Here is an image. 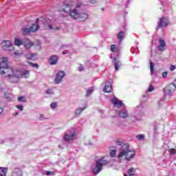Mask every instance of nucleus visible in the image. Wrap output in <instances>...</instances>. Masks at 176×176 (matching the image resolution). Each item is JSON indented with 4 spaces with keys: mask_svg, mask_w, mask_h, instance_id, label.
<instances>
[{
    "mask_svg": "<svg viewBox=\"0 0 176 176\" xmlns=\"http://www.w3.org/2000/svg\"><path fill=\"white\" fill-rule=\"evenodd\" d=\"M0 75L3 78H7L11 83H17L20 78H30V70L17 69L10 66L8 68L0 71Z\"/></svg>",
    "mask_w": 176,
    "mask_h": 176,
    "instance_id": "1",
    "label": "nucleus"
},
{
    "mask_svg": "<svg viewBox=\"0 0 176 176\" xmlns=\"http://www.w3.org/2000/svg\"><path fill=\"white\" fill-rule=\"evenodd\" d=\"M73 6H75V2L74 1L67 0L60 7V11L63 12V13H69L72 19H78L80 21H85L87 19V14L85 12L79 13L77 10H74L71 12Z\"/></svg>",
    "mask_w": 176,
    "mask_h": 176,
    "instance_id": "2",
    "label": "nucleus"
},
{
    "mask_svg": "<svg viewBox=\"0 0 176 176\" xmlns=\"http://www.w3.org/2000/svg\"><path fill=\"white\" fill-rule=\"evenodd\" d=\"M124 156L126 160H131V159H134V156H135V151L130 149V145L129 143L124 144L121 148L120 152L118 156V159L120 157H123Z\"/></svg>",
    "mask_w": 176,
    "mask_h": 176,
    "instance_id": "3",
    "label": "nucleus"
},
{
    "mask_svg": "<svg viewBox=\"0 0 176 176\" xmlns=\"http://www.w3.org/2000/svg\"><path fill=\"white\" fill-rule=\"evenodd\" d=\"M50 23V20H36L35 23H33L30 28L31 32H35L39 30V24H43V28L45 30H53V27H52L51 24H49Z\"/></svg>",
    "mask_w": 176,
    "mask_h": 176,
    "instance_id": "4",
    "label": "nucleus"
},
{
    "mask_svg": "<svg viewBox=\"0 0 176 176\" xmlns=\"http://www.w3.org/2000/svg\"><path fill=\"white\" fill-rule=\"evenodd\" d=\"M108 161L105 160L104 158H100L96 162V166L92 169V172L95 175L101 173L102 170V166H107L108 164Z\"/></svg>",
    "mask_w": 176,
    "mask_h": 176,
    "instance_id": "5",
    "label": "nucleus"
},
{
    "mask_svg": "<svg viewBox=\"0 0 176 176\" xmlns=\"http://www.w3.org/2000/svg\"><path fill=\"white\" fill-rule=\"evenodd\" d=\"M1 45L4 50H8V52L14 50V47H13V44H12V42H10V41L4 40L1 42Z\"/></svg>",
    "mask_w": 176,
    "mask_h": 176,
    "instance_id": "6",
    "label": "nucleus"
},
{
    "mask_svg": "<svg viewBox=\"0 0 176 176\" xmlns=\"http://www.w3.org/2000/svg\"><path fill=\"white\" fill-rule=\"evenodd\" d=\"M8 59L6 57H3L0 58V72L5 71V69L9 68Z\"/></svg>",
    "mask_w": 176,
    "mask_h": 176,
    "instance_id": "7",
    "label": "nucleus"
},
{
    "mask_svg": "<svg viewBox=\"0 0 176 176\" xmlns=\"http://www.w3.org/2000/svg\"><path fill=\"white\" fill-rule=\"evenodd\" d=\"M175 88H176L175 84L171 83L167 85L164 89V91L165 94H167L168 96H171V93H173V91H175Z\"/></svg>",
    "mask_w": 176,
    "mask_h": 176,
    "instance_id": "8",
    "label": "nucleus"
},
{
    "mask_svg": "<svg viewBox=\"0 0 176 176\" xmlns=\"http://www.w3.org/2000/svg\"><path fill=\"white\" fill-rule=\"evenodd\" d=\"M157 24L158 25L156 30H159V28H162L163 27H167L168 25V19L164 16H162L160 19Z\"/></svg>",
    "mask_w": 176,
    "mask_h": 176,
    "instance_id": "9",
    "label": "nucleus"
},
{
    "mask_svg": "<svg viewBox=\"0 0 176 176\" xmlns=\"http://www.w3.org/2000/svg\"><path fill=\"white\" fill-rule=\"evenodd\" d=\"M64 76H65V72L63 71L59 72L56 74V76L54 79L55 83H56V85H58V83H60V82L63 80V79L64 78Z\"/></svg>",
    "mask_w": 176,
    "mask_h": 176,
    "instance_id": "10",
    "label": "nucleus"
},
{
    "mask_svg": "<svg viewBox=\"0 0 176 176\" xmlns=\"http://www.w3.org/2000/svg\"><path fill=\"white\" fill-rule=\"evenodd\" d=\"M111 102H112L113 106L116 107L117 108H120V107H122V105H124L123 102H122L121 100L118 99V98H116V97L111 98Z\"/></svg>",
    "mask_w": 176,
    "mask_h": 176,
    "instance_id": "11",
    "label": "nucleus"
},
{
    "mask_svg": "<svg viewBox=\"0 0 176 176\" xmlns=\"http://www.w3.org/2000/svg\"><path fill=\"white\" fill-rule=\"evenodd\" d=\"M23 45L25 49H31L34 46V43L31 42L28 38H23Z\"/></svg>",
    "mask_w": 176,
    "mask_h": 176,
    "instance_id": "12",
    "label": "nucleus"
},
{
    "mask_svg": "<svg viewBox=\"0 0 176 176\" xmlns=\"http://www.w3.org/2000/svg\"><path fill=\"white\" fill-rule=\"evenodd\" d=\"M159 46H158V50L159 52H164V50H166V41L162 39V38H160L159 39Z\"/></svg>",
    "mask_w": 176,
    "mask_h": 176,
    "instance_id": "13",
    "label": "nucleus"
},
{
    "mask_svg": "<svg viewBox=\"0 0 176 176\" xmlns=\"http://www.w3.org/2000/svg\"><path fill=\"white\" fill-rule=\"evenodd\" d=\"M57 61H58V56L56 55H52L49 58L50 65H56V64H57Z\"/></svg>",
    "mask_w": 176,
    "mask_h": 176,
    "instance_id": "14",
    "label": "nucleus"
},
{
    "mask_svg": "<svg viewBox=\"0 0 176 176\" xmlns=\"http://www.w3.org/2000/svg\"><path fill=\"white\" fill-rule=\"evenodd\" d=\"M104 93H111L112 91V84L111 82H107L103 89Z\"/></svg>",
    "mask_w": 176,
    "mask_h": 176,
    "instance_id": "15",
    "label": "nucleus"
},
{
    "mask_svg": "<svg viewBox=\"0 0 176 176\" xmlns=\"http://www.w3.org/2000/svg\"><path fill=\"white\" fill-rule=\"evenodd\" d=\"M25 57L28 60H32L33 61L38 60V56H37L36 54H31V53L26 54L25 55Z\"/></svg>",
    "mask_w": 176,
    "mask_h": 176,
    "instance_id": "16",
    "label": "nucleus"
},
{
    "mask_svg": "<svg viewBox=\"0 0 176 176\" xmlns=\"http://www.w3.org/2000/svg\"><path fill=\"white\" fill-rule=\"evenodd\" d=\"M11 176H23V171L20 168H15L12 170Z\"/></svg>",
    "mask_w": 176,
    "mask_h": 176,
    "instance_id": "17",
    "label": "nucleus"
},
{
    "mask_svg": "<svg viewBox=\"0 0 176 176\" xmlns=\"http://www.w3.org/2000/svg\"><path fill=\"white\" fill-rule=\"evenodd\" d=\"M75 137V133H66L64 136L65 141H72Z\"/></svg>",
    "mask_w": 176,
    "mask_h": 176,
    "instance_id": "18",
    "label": "nucleus"
},
{
    "mask_svg": "<svg viewBox=\"0 0 176 176\" xmlns=\"http://www.w3.org/2000/svg\"><path fill=\"white\" fill-rule=\"evenodd\" d=\"M118 116L120 118H122L123 119H126V118H129V113L127 111H120L118 113Z\"/></svg>",
    "mask_w": 176,
    "mask_h": 176,
    "instance_id": "19",
    "label": "nucleus"
},
{
    "mask_svg": "<svg viewBox=\"0 0 176 176\" xmlns=\"http://www.w3.org/2000/svg\"><path fill=\"white\" fill-rule=\"evenodd\" d=\"M118 39H119V43H122V41L124 39V32H120L117 35Z\"/></svg>",
    "mask_w": 176,
    "mask_h": 176,
    "instance_id": "20",
    "label": "nucleus"
},
{
    "mask_svg": "<svg viewBox=\"0 0 176 176\" xmlns=\"http://www.w3.org/2000/svg\"><path fill=\"white\" fill-rule=\"evenodd\" d=\"M14 43L16 46H18V47L21 46L23 45V39L20 40L19 38H15L14 40Z\"/></svg>",
    "mask_w": 176,
    "mask_h": 176,
    "instance_id": "21",
    "label": "nucleus"
},
{
    "mask_svg": "<svg viewBox=\"0 0 176 176\" xmlns=\"http://www.w3.org/2000/svg\"><path fill=\"white\" fill-rule=\"evenodd\" d=\"M7 170L5 168H0V176H6Z\"/></svg>",
    "mask_w": 176,
    "mask_h": 176,
    "instance_id": "22",
    "label": "nucleus"
},
{
    "mask_svg": "<svg viewBox=\"0 0 176 176\" xmlns=\"http://www.w3.org/2000/svg\"><path fill=\"white\" fill-rule=\"evenodd\" d=\"M30 32H31L30 28H23V35H28V34H30Z\"/></svg>",
    "mask_w": 176,
    "mask_h": 176,
    "instance_id": "23",
    "label": "nucleus"
},
{
    "mask_svg": "<svg viewBox=\"0 0 176 176\" xmlns=\"http://www.w3.org/2000/svg\"><path fill=\"white\" fill-rule=\"evenodd\" d=\"M113 148V150L110 151V156L111 157H115V156H116V146H114Z\"/></svg>",
    "mask_w": 176,
    "mask_h": 176,
    "instance_id": "24",
    "label": "nucleus"
},
{
    "mask_svg": "<svg viewBox=\"0 0 176 176\" xmlns=\"http://www.w3.org/2000/svg\"><path fill=\"white\" fill-rule=\"evenodd\" d=\"M111 52H113V53H116L118 52V48L116 47V45L115 44L111 45Z\"/></svg>",
    "mask_w": 176,
    "mask_h": 176,
    "instance_id": "25",
    "label": "nucleus"
},
{
    "mask_svg": "<svg viewBox=\"0 0 176 176\" xmlns=\"http://www.w3.org/2000/svg\"><path fill=\"white\" fill-rule=\"evenodd\" d=\"M87 107L85 106V107L83 108H78L76 110V113L77 115H80V113L81 112H83V111H85V109H86Z\"/></svg>",
    "mask_w": 176,
    "mask_h": 176,
    "instance_id": "26",
    "label": "nucleus"
},
{
    "mask_svg": "<svg viewBox=\"0 0 176 176\" xmlns=\"http://www.w3.org/2000/svg\"><path fill=\"white\" fill-rule=\"evenodd\" d=\"M19 102H27V99L24 96L18 97Z\"/></svg>",
    "mask_w": 176,
    "mask_h": 176,
    "instance_id": "27",
    "label": "nucleus"
},
{
    "mask_svg": "<svg viewBox=\"0 0 176 176\" xmlns=\"http://www.w3.org/2000/svg\"><path fill=\"white\" fill-rule=\"evenodd\" d=\"M29 65L32 67V68H39V65L38 63H34L32 62H28Z\"/></svg>",
    "mask_w": 176,
    "mask_h": 176,
    "instance_id": "28",
    "label": "nucleus"
},
{
    "mask_svg": "<svg viewBox=\"0 0 176 176\" xmlns=\"http://www.w3.org/2000/svg\"><path fill=\"white\" fill-rule=\"evenodd\" d=\"M135 170L134 168H131L130 169L128 170V175L129 176H133L134 175V174L133 173H134Z\"/></svg>",
    "mask_w": 176,
    "mask_h": 176,
    "instance_id": "29",
    "label": "nucleus"
},
{
    "mask_svg": "<svg viewBox=\"0 0 176 176\" xmlns=\"http://www.w3.org/2000/svg\"><path fill=\"white\" fill-rule=\"evenodd\" d=\"M155 68V65H153V62L150 61V69H151V72H153V69Z\"/></svg>",
    "mask_w": 176,
    "mask_h": 176,
    "instance_id": "30",
    "label": "nucleus"
},
{
    "mask_svg": "<svg viewBox=\"0 0 176 176\" xmlns=\"http://www.w3.org/2000/svg\"><path fill=\"white\" fill-rule=\"evenodd\" d=\"M93 91H94V89L92 88L89 89L87 91V97L90 96L91 93H93Z\"/></svg>",
    "mask_w": 176,
    "mask_h": 176,
    "instance_id": "31",
    "label": "nucleus"
},
{
    "mask_svg": "<svg viewBox=\"0 0 176 176\" xmlns=\"http://www.w3.org/2000/svg\"><path fill=\"white\" fill-rule=\"evenodd\" d=\"M50 107L52 109H55L57 107V103L55 102H53L51 103Z\"/></svg>",
    "mask_w": 176,
    "mask_h": 176,
    "instance_id": "32",
    "label": "nucleus"
},
{
    "mask_svg": "<svg viewBox=\"0 0 176 176\" xmlns=\"http://www.w3.org/2000/svg\"><path fill=\"white\" fill-rule=\"evenodd\" d=\"M119 64H120V62H115V69L116 71H119Z\"/></svg>",
    "mask_w": 176,
    "mask_h": 176,
    "instance_id": "33",
    "label": "nucleus"
},
{
    "mask_svg": "<svg viewBox=\"0 0 176 176\" xmlns=\"http://www.w3.org/2000/svg\"><path fill=\"white\" fill-rule=\"evenodd\" d=\"M46 175H54V174H56V173L54 171H46L45 173Z\"/></svg>",
    "mask_w": 176,
    "mask_h": 176,
    "instance_id": "34",
    "label": "nucleus"
},
{
    "mask_svg": "<svg viewBox=\"0 0 176 176\" xmlns=\"http://www.w3.org/2000/svg\"><path fill=\"white\" fill-rule=\"evenodd\" d=\"M136 138H138V140H139L140 141H141V140H144V135L140 134V135H138L136 136Z\"/></svg>",
    "mask_w": 176,
    "mask_h": 176,
    "instance_id": "35",
    "label": "nucleus"
},
{
    "mask_svg": "<svg viewBox=\"0 0 176 176\" xmlns=\"http://www.w3.org/2000/svg\"><path fill=\"white\" fill-rule=\"evenodd\" d=\"M16 108H17V109H19V111H23L24 109V107L23 105H16Z\"/></svg>",
    "mask_w": 176,
    "mask_h": 176,
    "instance_id": "36",
    "label": "nucleus"
},
{
    "mask_svg": "<svg viewBox=\"0 0 176 176\" xmlns=\"http://www.w3.org/2000/svg\"><path fill=\"white\" fill-rule=\"evenodd\" d=\"M153 90H155V87H153V85H150L148 89V91L151 92L153 91Z\"/></svg>",
    "mask_w": 176,
    "mask_h": 176,
    "instance_id": "37",
    "label": "nucleus"
},
{
    "mask_svg": "<svg viewBox=\"0 0 176 176\" xmlns=\"http://www.w3.org/2000/svg\"><path fill=\"white\" fill-rule=\"evenodd\" d=\"M169 152H170V153H172V155H175L176 150H175V148H170V149H169Z\"/></svg>",
    "mask_w": 176,
    "mask_h": 176,
    "instance_id": "38",
    "label": "nucleus"
},
{
    "mask_svg": "<svg viewBox=\"0 0 176 176\" xmlns=\"http://www.w3.org/2000/svg\"><path fill=\"white\" fill-rule=\"evenodd\" d=\"M116 145L120 146L122 145V142L120 140L116 141Z\"/></svg>",
    "mask_w": 176,
    "mask_h": 176,
    "instance_id": "39",
    "label": "nucleus"
},
{
    "mask_svg": "<svg viewBox=\"0 0 176 176\" xmlns=\"http://www.w3.org/2000/svg\"><path fill=\"white\" fill-rule=\"evenodd\" d=\"M39 119L40 120H45V117L43 116V115L41 114L39 116Z\"/></svg>",
    "mask_w": 176,
    "mask_h": 176,
    "instance_id": "40",
    "label": "nucleus"
},
{
    "mask_svg": "<svg viewBox=\"0 0 176 176\" xmlns=\"http://www.w3.org/2000/svg\"><path fill=\"white\" fill-rule=\"evenodd\" d=\"M162 78H167V72L162 73Z\"/></svg>",
    "mask_w": 176,
    "mask_h": 176,
    "instance_id": "41",
    "label": "nucleus"
},
{
    "mask_svg": "<svg viewBox=\"0 0 176 176\" xmlns=\"http://www.w3.org/2000/svg\"><path fill=\"white\" fill-rule=\"evenodd\" d=\"M170 71H174V69H175V66H174L173 65H170Z\"/></svg>",
    "mask_w": 176,
    "mask_h": 176,
    "instance_id": "42",
    "label": "nucleus"
},
{
    "mask_svg": "<svg viewBox=\"0 0 176 176\" xmlns=\"http://www.w3.org/2000/svg\"><path fill=\"white\" fill-rule=\"evenodd\" d=\"M46 94H52V89H47V90L46 91Z\"/></svg>",
    "mask_w": 176,
    "mask_h": 176,
    "instance_id": "43",
    "label": "nucleus"
},
{
    "mask_svg": "<svg viewBox=\"0 0 176 176\" xmlns=\"http://www.w3.org/2000/svg\"><path fill=\"white\" fill-rule=\"evenodd\" d=\"M83 69H84V68H83L82 66H80V67H78V71H83Z\"/></svg>",
    "mask_w": 176,
    "mask_h": 176,
    "instance_id": "44",
    "label": "nucleus"
},
{
    "mask_svg": "<svg viewBox=\"0 0 176 176\" xmlns=\"http://www.w3.org/2000/svg\"><path fill=\"white\" fill-rule=\"evenodd\" d=\"M91 3H96L97 2L96 0H90Z\"/></svg>",
    "mask_w": 176,
    "mask_h": 176,
    "instance_id": "45",
    "label": "nucleus"
},
{
    "mask_svg": "<svg viewBox=\"0 0 176 176\" xmlns=\"http://www.w3.org/2000/svg\"><path fill=\"white\" fill-rule=\"evenodd\" d=\"M14 55L15 56H21V54H20L19 52H14Z\"/></svg>",
    "mask_w": 176,
    "mask_h": 176,
    "instance_id": "46",
    "label": "nucleus"
},
{
    "mask_svg": "<svg viewBox=\"0 0 176 176\" xmlns=\"http://www.w3.org/2000/svg\"><path fill=\"white\" fill-rule=\"evenodd\" d=\"M2 112H3V111L2 110V108L0 107V115H1V113H2Z\"/></svg>",
    "mask_w": 176,
    "mask_h": 176,
    "instance_id": "47",
    "label": "nucleus"
},
{
    "mask_svg": "<svg viewBox=\"0 0 176 176\" xmlns=\"http://www.w3.org/2000/svg\"><path fill=\"white\" fill-rule=\"evenodd\" d=\"M15 115H19V113H16Z\"/></svg>",
    "mask_w": 176,
    "mask_h": 176,
    "instance_id": "48",
    "label": "nucleus"
},
{
    "mask_svg": "<svg viewBox=\"0 0 176 176\" xmlns=\"http://www.w3.org/2000/svg\"><path fill=\"white\" fill-rule=\"evenodd\" d=\"M124 176H127V175H124Z\"/></svg>",
    "mask_w": 176,
    "mask_h": 176,
    "instance_id": "49",
    "label": "nucleus"
}]
</instances>
